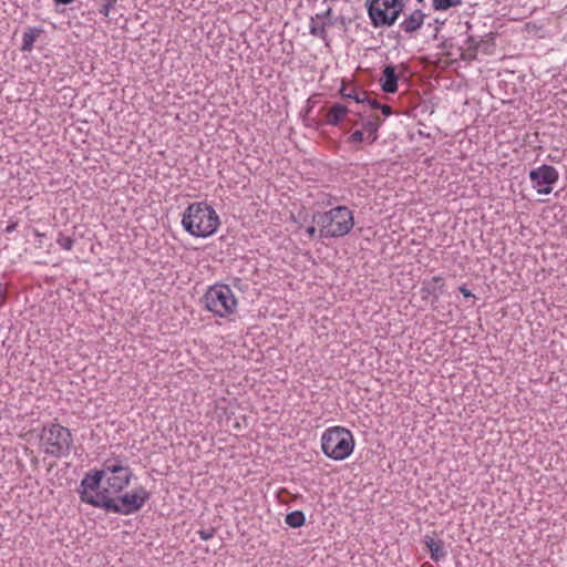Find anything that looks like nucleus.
Wrapping results in <instances>:
<instances>
[{"mask_svg":"<svg viewBox=\"0 0 567 567\" xmlns=\"http://www.w3.org/2000/svg\"><path fill=\"white\" fill-rule=\"evenodd\" d=\"M426 18V14L421 9H415L409 13L399 24V28L408 34L417 32Z\"/></svg>","mask_w":567,"mask_h":567,"instance_id":"obj_11","label":"nucleus"},{"mask_svg":"<svg viewBox=\"0 0 567 567\" xmlns=\"http://www.w3.org/2000/svg\"><path fill=\"white\" fill-rule=\"evenodd\" d=\"M102 480V470L94 471L93 473H89L84 476L79 489L82 502L95 507L93 502L101 503V499H103L105 495H109V492L105 491L104 487L101 491H97Z\"/></svg>","mask_w":567,"mask_h":567,"instance_id":"obj_9","label":"nucleus"},{"mask_svg":"<svg viewBox=\"0 0 567 567\" xmlns=\"http://www.w3.org/2000/svg\"><path fill=\"white\" fill-rule=\"evenodd\" d=\"M285 522L292 528L301 527L306 522V516L302 511H293L286 515Z\"/></svg>","mask_w":567,"mask_h":567,"instance_id":"obj_20","label":"nucleus"},{"mask_svg":"<svg viewBox=\"0 0 567 567\" xmlns=\"http://www.w3.org/2000/svg\"><path fill=\"white\" fill-rule=\"evenodd\" d=\"M41 32H42L41 28H35V27L28 28L24 31L23 37H22L21 50L22 51H31L37 38L41 34Z\"/></svg>","mask_w":567,"mask_h":567,"instance_id":"obj_15","label":"nucleus"},{"mask_svg":"<svg viewBox=\"0 0 567 567\" xmlns=\"http://www.w3.org/2000/svg\"><path fill=\"white\" fill-rule=\"evenodd\" d=\"M458 290L465 298L474 297V295L466 288V286H461Z\"/></svg>","mask_w":567,"mask_h":567,"instance_id":"obj_30","label":"nucleus"},{"mask_svg":"<svg viewBox=\"0 0 567 567\" xmlns=\"http://www.w3.org/2000/svg\"><path fill=\"white\" fill-rule=\"evenodd\" d=\"M462 4V0H432V6L435 11H445Z\"/></svg>","mask_w":567,"mask_h":567,"instance_id":"obj_21","label":"nucleus"},{"mask_svg":"<svg viewBox=\"0 0 567 567\" xmlns=\"http://www.w3.org/2000/svg\"><path fill=\"white\" fill-rule=\"evenodd\" d=\"M312 221L319 226V238H338L348 235L354 226L352 210L347 206H337L328 212H317Z\"/></svg>","mask_w":567,"mask_h":567,"instance_id":"obj_1","label":"nucleus"},{"mask_svg":"<svg viewBox=\"0 0 567 567\" xmlns=\"http://www.w3.org/2000/svg\"><path fill=\"white\" fill-rule=\"evenodd\" d=\"M528 176L533 183V187L537 188V193L539 195L550 194L553 190L551 185L559 178L558 171L554 166L547 164H543L542 166L532 169Z\"/></svg>","mask_w":567,"mask_h":567,"instance_id":"obj_10","label":"nucleus"},{"mask_svg":"<svg viewBox=\"0 0 567 567\" xmlns=\"http://www.w3.org/2000/svg\"><path fill=\"white\" fill-rule=\"evenodd\" d=\"M117 0H101V7L99 9V12L104 16L109 17L112 9H114Z\"/></svg>","mask_w":567,"mask_h":567,"instance_id":"obj_22","label":"nucleus"},{"mask_svg":"<svg viewBox=\"0 0 567 567\" xmlns=\"http://www.w3.org/2000/svg\"><path fill=\"white\" fill-rule=\"evenodd\" d=\"M364 103H367L373 110H379L381 107V103H379L374 99H370L368 93H367V100Z\"/></svg>","mask_w":567,"mask_h":567,"instance_id":"obj_27","label":"nucleus"},{"mask_svg":"<svg viewBox=\"0 0 567 567\" xmlns=\"http://www.w3.org/2000/svg\"><path fill=\"white\" fill-rule=\"evenodd\" d=\"M102 475L106 481L105 491H107L110 495H117L130 484L133 477V471L125 458L114 456L103 462Z\"/></svg>","mask_w":567,"mask_h":567,"instance_id":"obj_5","label":"nucleus"},{"mask_svg":"<svg viewBox=\"0 0 567 567\" xmlns=\"http://www.w3.org/2000/svg\"><path fill=\"white\" fill-rule=\"evenodd\" d=\"M182 225L194 237H208L217 230L219 217L206 203H193L184 212Z\"/></svg>","mask_w":567,"mask_h":567,"instance_id":"obj_2","label":"nucleus"},{"mask_svg":"<svg viewBox=\"0 0 567 567\" xmlns=\"http://www.w3.org/2000/svg\"><path fill=\"white\" fill-rule=\"evenodd\" d=\"M56 4H70L74 0H53Z\"/></svg>","mask_w":567,"mask_h":567,"instance_id":"obj_32","label":"nucleus"},{"mask_svg":"<svg viewBox=\"0 0 567 567\" xmlns=\"http://www.w3.org/2000/svg\"><path fill=\"white\" fill-rule=\"evenodd\" d=\"M148 498L150 493L143 486H140L131 493H125L123 495H121V493L117 495L109 494L101 499V503H93L95 504V507L103 508L106 512L131 515L138 512Z\"/></svg>","mask_w":567,"mask_h":567,"instance_id":"obj_3","label":"nucleus"},{"mask_svg":"<svg viewBox=\"0 0 567 567\" xmlns=\"http://www.w3.org/2000/svg\"><path fill=\"white\" fill-rule=\"evenodd\" d=\"M443 278L441 276H434L431 280L423 282L422 292L439 299L440 295L443 292Z\"/></svg>","mask_w":567,"mask_h":567,"instance_id":"obj_14","label":"nucleus"},{"mask_svg":"<svg viewBox=\"0 0 567 567\" xmlns=\"http://www.w3.org/2000/svg\"><path fill=\"white\" fill-rule=\"evenodd\" d=\"M398 74L395 66L389 64L385 65L382 71V78L380 79L381 89L385 93H395L398 91Z\"/></svg>","mask_w":567,"mask_h":567,"instance_id":"obj_12","label":"nucleus"},{"mask_svg":"<svg viewBox=\"0 0 567 567\" xmlns=\"http://www.w3.org/2000/svg\"><path fill=\"white\" fill-rule=\"evenodd\" d=\"M417 3H424L425 0H416Z\"/></svg>","mask_w":567,"mask_h":567,"instance_id":"obj_35","label":"nucleus"},{"mask_svg":"<svg viewBox=\"0 0 567 567\" xmlns=\"http://www.w3.org/2000/svg\"><path fill=\"white\" fill-rule=\"evenodd\" d=\"M350 143H361L363 141V132L360 130L354 131L349 140Z\"/></svg>","mask_w":567,"mask_h":567,"instance_id":"obj_25","label":"nucleus"},{"mask_svg":"<svg viewBox=\"0 0 567 567\" xmlns=\"http://www.w3.org/2000/svg\"><path fill=\"white\" fill-rule=\"evenodd\" d=\"M13 230V226H8L7 231Z\"/></svg>","mask_w":567,"mask_h":567,"instance_id":"obj_34","label":"nucleus"},{"mask_svg":"<svg viewBox=\"0 0 567 567\" xmlns=\"http://www.w3.org/2000/svg\"><path fill=\"white\" fill-rule=\"evenodd\" d=\"M439 28L435 29L434 39L437 38Z\"/></svg>","mask_w":567,"mask_h":567,"instance_id":"obj_33","label":"nucleus"},{"mask_svg":"<svg viewBox=\"0 0 567 567\" xmlns=\"http://www.w3.org/2000/svg\"><path fill=\"white\" fill-rule=\"evenodd\" d=\"M467 42H468V47H470V48H473L474 50H476V49H477L478 43H477V42H476L472 37H468Z\"/></svg>","mask_w":567,"mask_h":567,"instance_id":"obj_31","label":"nucleus"},{"mask_svg":"<svg viewBox=\"0 0 567 567\" xmlns=\"http://www.w3.org/2000/svg\"><path fill=\"white\" fill-rule=\"evenodd\" d=\"M331 13H332L331 8H328L324 12H322V13H320V14L318 13V14L316 16V19H323V20H326L324 22L332 21V20H331Z\"/></svg>","mask_w":567,"mask_h":567,"instance_id":"obj_26","label":"nucleus"},{"mask_svg":"<svg viewBox=\"0 0 567 567\" xmlns=\"http://www.w3.org/2000/svg\"><path fill=\"white\" fill-rule=\"evenodd\" d=\"M205 308L220 318L234 313L237 300L227 285L216 284L208 288L203 297Z\"/></svg>","mask_w":567,"mask_h":567,"instance_id":"obj_8","label":"nucleus"},{"mask_svg":"<svg viewBox=\"0 0 567 567\" xmlns=\"http://www.w3.org/2000/svg\"><path fill=\"white\" fill-rule=\"evenodd\" d=\"M353 447V435L344 427H330L322 434L321 449L329 458L343 461L352 453Z\"/></svg>","mask_w":567,"mask_h":567,"instance_id":"obj_4","label":"nucleus"},{"mask_svg":"<svg viewBox=\"0 0 567 567\" xmlns=\"http://www.w3.org/2000/svg\"><path fill=\"white\" fill-rule=\"evenodd\" d=\"M56 243L60 245L61 248L65 250H71L74 244V239L69 236L60 234L56 239Z\"/></svg>","mask_w":567,"mask_h":567,"instance_id":"obj_23","label":"nucleus"},{"mask_svg":"<svg viewBox=\"0 0 567 567\" xmlns=\"http://www.w3.org/2000/svg\"><path fill=\"white\" fill-rule=\"evenodd\" d=\"M198 535H199L200 539L208 540L214 537L215 529L214 528L200 529V530H198Z\"/></svg>","mask_w":567,"mask_h":567,"instance_id":"obj_24","label":"nucleus"},{"mask_svg":"<svg viewBox=\"0 0 567 567\" xmlns=\"http://www.w3.org/2000/svg\"><path fill=\"white\" fill-rule=\"evenodd\" d=\"M306 234L312 238L315 236H317V234L319 235V229H317L315 226H309L306 228Z\"/></svg>","mask_w":567,"mask_h":567,"instance_id":"obj_28","label":"nucleus"},{"mask_svg":"<svg viewBox=\"0 0 567 567\" xmlns=\"http://www.w3.org/2000/svg\"><path fill=\"white\" fill-rule=\"evenodd\" d=\"M365 8L374 28L392 27L403 13L404 0H365Z\"/></svg>","mask_w":567,"mask_h":567,"instance_id":"obj_7","label":"nucleus"},{"mask_svg":"<svg viewBox=\"0 0 567 567\" xmlns=\"http://www.w3.org/2000/svg\"><path fill=\"white\" fill-rule=\"evenodd\" d=\"M384 116H389L392 114V109L388 104H381V107L379 109Z\"/></svg>","mask_w":567,"mask_h":567,"instance_id":"obj_29","label":"nucleus"},{"mask_svg":"<svg viewBox=\"0 0 567 567\" xmlns=\"http://www.w3.org/2000/svg\"><path fill=\"white\" fill-rule=\"evenodd\" d=\"M380 125L381 121L378 116L363 123V128L368 132V140L370 143H374L378 140V130Z\"/></svg>","mask_w":567,"mask_h":567,"instance_id":"obj_19","label":"nucleus"},{"mask_svg":"<svg viewBox=\"0 0 567 567\" xmlns=\"http://www.w3.org/2000/svg\"><path fill=\"white\" fill-rule=\"evenodd\" d=\"M40 440L44 447V453L56 458L68 456L73 442L70 430L59 423L44 426Z\"/></svg>","mask_w":567,"mask_h":567,"instance_id":"obj_6","label":"nucleus"},{"mask_svg":"<svg viewBox=\"0 0 567 567\" xmlns=\"http://www.w3.org/2000/svg\"><path fill=\"white\" fill-rule=\"evenodd\" d=\"M333 24H334L333 21L323 22L322 24H318V23H316V18H311L310 30H309L310 34L322 39L326 42V45H329L328 34H327L326 29H327V27H330Z\"/></svg>","mask_w":567,"mask_h":567,"instance_id":"obj_16","label":"nucleus"},{"mask_svg":"<svg viewBox=\"0 0 567 567\" xmlns=\"http://www.w3.org/2000/svg\"><path fill=\"white\" fill-rule=\"evenodd\" d=\"M347 112H348L347 106L339 104V103L333 104L330 107L328 115H327L328 123L331 125H338Z\"/></svg>","mask_w":567,"mask_h":567,"instance_id":"obj_17","label":"nucleus"},{"mask_svg":"<svg viewBox=\"0 0 567 567\" xmlns=\"http://www.w3.org/2000/svg\"><path fill=\"white\" fill-rule=\"evenodd\" d=\"M424 544L430 551L432 560L439 561L445 557L444 543L442 539H435L426 535L424 537Z\"/></svg>","mask_w":567,"mask_h":567,"instance_id":"obj_13","label":"nucleus"},{"mask_svg":"<svg viewBox=\"0 0 567 567\" xmlns=\"http://www.w3.org/2000/svg\"><path fill=\"white\" fill-rule=\"evenodd\" d=\"M340 94L346 99L354 100L357 103H364L367 100L365 91L358 92L354 87H348L344 82H342Z\"/></svg>","mask_w":567,"mask_h":567,"instance_id":"obj_18","label":"nucleus"}]
</instances>
